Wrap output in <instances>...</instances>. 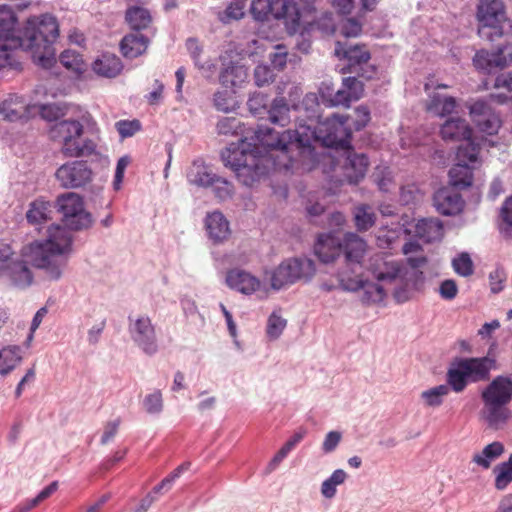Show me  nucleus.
I'll return each instance as SVG.
<instances>
[{
    "mask_svg": "<svg viewBox=\"0 0 512 512\" xmlns=\"http://www.w3.org/2000/svg\"><path fill=\"white\" fill-rule=\"evenodd\" d=\"M299 86L291 84L289 103L284 97H276L269 110L271 123L286 126L295 120V129L281 133L269 127L251 130L237 143H231L221 153L226 167L234 171L245 186H253L271 169L310 171L317 163L313 143L344 145L349 129L341 118L320 121V104L315 93H307L301 102Z\"/></svg>",
    "mask_w": 512,
    "mask_h": 512,
    "instance_id": "1",
    "label": "nucleus"
},
{
    "mask_svg": "<svg viewBox=\"0 0 512 512\" xmlns=\"http://www.w3.org/2000/svg\"><path fill=\"white\" fill-rule=\"evenodd\" d=\"M15 23L12 9L0 6V69L19 68L20 64L12 54V50L18 47L31 52L37 65L45 69L51 68L56 63L53 47L59 33L56 18L49 14L31 18L21 35H17L14 30Z\"/></svg>",
    "mask_w": 512,
    "mask_h": 512,
    "instance_id": "2",
    "label": "nucleus"
},
{
    "mask_svg": "<svg viewBox=\"0 0 512 512\" xmlns=\"http://www.w3.org/2000/svg\"><path fill=\"white\" fill-rule=\"evenodd\" d=\"M72 251V235L65 227L55 225L47 230L44 241H35L23 249L31 265L42 269L50 280H59Z\"/></svg>",
    "mask_w": 512,
    "mask_h": 512,
    "instance_id": "3",
    "label": "nucleus"
},
{
    "mask_svg": "<svg viewBox=\"0 0 512 512\" xmlns=\"http://www.w3.org/2000/svg\"><path fill=\"white\" fill-rule=\"evenodd\" d=\"M317 0H252L251 13L264 21L269 15L283 19L289 33H295L302 24L309 23V14L315 10Z\"/></svg>",
    "mask_w": 512,
    "mask_h": 512,
    "instance_id": "4",
    "label": "nucleus"
},
{
    "mask_svg": "<svg viewBox=\"0 0 512 512\" xmlns=\"http://www.w3.org/2000/svg\"><path fill=\"white\" fill-rule=\"evenodd\" d=\"M496 362L486 356L481 358H459L455 360L447 373L451 388L459 393L469 382H479L488 379L490 371L495 369Z\"/></svg>",
    "mask_w": 512,
    "mask_h": 512,
    "instance_id": "5",
    "label": "nucleus"
},
{
    "mask_svg": "<svg viewBox=\"0 0 512 512\" xmlns=\"http://www.w3.org/2000/svg\"><path fill=\"white\" fill-rule=\"evenodd\" d=\"M83 126L76 120L57 122L50 130L53 140L62 144L61 151L67 157L89 156L94 153L96 143L91 139H82Z\"/></svg>",
    "mask_w": 512,
    "mask_h": 512,
    "instance_id": "6",
    "label": "nucleus"
},
{
    "mask_svg": "<svg viewBox=\"0 0 512 512\" xmlns=\"http://www.w3.org/2000/svg\"><path fill=\"white\" fill-rule=\"evenodd\" d=\"M476 18L479 23L478 34L481 38L494 41L503 34L502 23L505 22L504 5L500 0H480Z\"/></svg>",
    "mask_w": 512,
    "mask_h": 512,
    "instance_id": "7",
    "label": "nucleus"
},
{
    "mask_svg": "<svg viewBox=\"0 0 512 512\" xmlns=\"http://www.w3.org/2000/svg\"><path fill=\"white\" fill-rule=\"evenodd\" d=\"M315 264L309 258H291L283 261L271 274V287L279 290L300 279H309L315 274Z\"/></svg>",
    "mask_w": 512,
    "mask_h": 512,
    "instance_id": "8",
    "label": "nucleus"
},
{
    "mask_svg": "<svg viewBox=\"0 0 512 512\" xmlns=\"http://www.w3.org/2000/svg\"><path fill=\"white\" fill-rule=\"evenodd\" d=\"M427 260L424 256L409 257L405 265L400 264L397 287L394 296L398 302H405L409 299V292L418 290L424 283L422 268Z\"/></svg>",
    "mask_w": 512,
    "mask_h": 512,
    "instance_id": "9",
    "label": "nucleus"
},
{
    "mask_svg": "<svg viewBox=\"0 0 512 512\" xmlns=\"http://www.w3.org/2000/svg\"><path fill=\"white\" fill-rule=\"evenodd\" d=\"M57 206L64 225L70 230L87 229L92 217L84 208L83 199L76 193L68 192L58 197Z\"/></svg>",
    "mask_w": 512,
    "mask_h": 512,
    "instance_id": "10",
    "label": "nucleus"
},
{
    "mask_svg": "<svg viewBox=\"0 0 512 512\" xmlns=\"http://www.w3.org/2000/svg\"><path fill=\"white\" fill-rule=\"evenodd\" d=\"M128 321V331L133 343L146 355L156 354L159 347L151 318L145 314H138L129 316Z\"/></svg>",
    "mask_w": 512,
    "mask_h": 512,
    "instance_id": "11",
    "label": "nucleus"
},
{
    "mask_svg": "<svg viewBox=\"0 0 512 512\" xmlns=\"http://www.w3.org/2000/svg\"><path fill=\"white\" fill-rule=\"evenodd\" d=\"M479 146L468 142L460 145L457 151V163L450 169L449 177L452 187L457 189L467 188L472 184L473 173L470 164L477 162Z\"/></svg>",
    "mask_w": 512,
    "mask_h": 512,
    "instance_id": "12",
    "label": "nucleus"
},
{
    "mask_svg": "<svg viewBox=\"0 0 512 512\" xmlns=\"http://www.w3.org/2000/svg\"><path fill=\"white\" fill-rule=\"evenodd\" d=\"M337 278L341 287L346 291L355 292L362 290L361 301L365 304L379 303L385 297L382 285L364 280L359 272L351 275L346 270H340Z\"/></svg>",
    "mask_w": 512,
    "mask_h": 512,
    "instance_id": "13",
    "label": "nucleus"
},
{
    "mask_svg": "<svg viewBox=\"0 0 512 512\" xmlns=\"http://www.w3.org/2000/svg\"><path fill=\"white\" fill-rule=\"evenodd\" d=\"M364 93V85L356 77H345L342 80V87L333 93L330 87L323 83L320 94L328 106L349 107L350 103L359 100Z\"/></svg>",
    "mask_w": 512,
    "mask_h": 512,
    "instance_id": "14",
    "label": "nucleus"
},
{
    "mask_svg": "<svg viewBox=\"0 0 512 512\" xmlns=\"http://www.w3.org/2000/svg\"><path fill=\"white\" fill-rule=\"evenodd\" d=\"M55 178L63 188H80L92 180V171L87 162L74 160L61 165Z\"/></svg>",
    "mask_w": 512,
    "mask_h": 512,
    "instance_id": "15",
    "label": "nucleus"
},
{
    "mask_svg": "<svg viewBox=\"0 0 512 512\" xmlns=\"http://www.w3.org/2000/svg\"><path fill=\"white\" fill-rule=\"evenodd\" d=\"M335 54L347 60L350 72H355L365 78L372 76V71L368 73L364 67L368 65L371 57L364 45L345 47L340 42H337Z\"/></svg>",
    "mask_w": 512,
    "mask_h": 512,
    "instance_id": "16",
    "label": "nucleus"
},
{
    "mask_svg": "<svg viewBox=\"0 0 512 512\" xmlns=\"http://www.w3.org/2000/svg\"><path fill=\"white\" fill-rule=\"evenodd\" d=\"M473 122L479 130L487 135H494L498 132L501 122L491 107L483 100H477L469 107Z\"/></svg>",
    "mask_w": 512,
    "mask_h": 512,
    "instance_id": "17",
    "label": "nucleus"
},
{
    "mask_svg": "<svg viewBox=\"0 0 512 512\" xmlns=\"http://www.w3.org/2000/svg\"><path fill=\"white\" fill-rule=\"evenodd\" d=\"M342 252H344L347 268L351 275L361 270V260L366 252V243L358 235L348 233L342 240Z\"/></svg>",
    "mask_w": 512,
    "mask_h": 512,
    "instance_id": "18",
    "label": "nucleus"
},
{
    "mask_svg": "<svg viewBox=\"0 0 512 512\" xmlns=\"http://www.w3.org/2000/svg\"><path fill=\"white\" fill-rule=\"evenodd\" d=\"M436 210L445 216L460 213L464 207L462 196L454 187H443L437 190L433 197Z\"/></svg>",
    "mask_w": 512,
    "mask_h": 512,
    "instance_id": "19",
    "label": "nucleus"
},
{
    "mask_svg": "<svg viewBox=\"0 0 512 512\" xmlns=\"http://www.w3.org/2000/svg\"><path fill=\"white\" fill-rule=\"evenodd\" d=\"M0 278L11 281L19 287H26L32 282V274L20 259L0 261Z\"/></svg>",
    "mask_w": 512,
    "mask_h": 512,
    "instance_id": "20",
    "label": "nucleus"
},
{
    "mask_svg": "<svg viewBox=\"0 0 512 512\" xmlns=\"http://www.w3.org/2000/svg\"><path fill=\"white\" fill-rule=\"evenodd\" d=\"M314 251L323 263L333 262L342 253V240L334 232L321 234L314 245Z\"/></svg>",
    "mask_w": 512,
    "mask_h": 512,
    "instance_id": "21",
    "label": "nucleus"
},
{
    "mask_svg": "<svg viewBox=\"0 0 512 512\" xmlns=\"http://www.w3.org/2000/svg\"><path fill=\"white\" fill-rule=\"evenodd\" d=\"M225 281L229 288L245 295L258 291L261 286V282L257 277L241 269L229 270Z\"/></svg>",
    "mask_w": 512,
    "mask_h": 512,
    "instance_id": "22",
    "label": "nucleus"
},
{
    "mask_svg": "<svg viewBox=\"0 0 512 512\" xmlns=\"http://www.w3.org/2000/svg\"><path fill=\"white\" fill-rule=\"evenodd\" d=\"M369 270L379 282L396 284L400 264L382 255H376L370 260Z\"/></svg>",
    "mask_w": 512,
    "mask_h": 512,
    "instance_id": "23",
    "label": "nucleus"
},
{
    "mask_svg": "<svg viewBox=\"0 0 512 512\" xmlns=\"http://www.w3.org/2000/svg\"><path fill=\"white\" fill-rule=\"evenodd\" d=\"M335 118H341L345 122V126L349 129V135L347 137V142L344 145L335 144V145H325L326 147H332V148H340V149H346L349 147L350 144V138L352 134V129L360 130L362 129L370 120V111L369 109L364 106L360 105L354 110L353 116L348 115H340V114H333L331 117L326 118L324 121H328L330 119Z\"/></svg>",
    "mask_w": 512,
    "mask_h": 512,
    "instance_id": "24",
    "label": "nucleus"
},
{
    "mask_svg": "<svg viewBox=\"0 0 512 512\" xmlns=\"http://www.w3.org/2000/svg\"><path fill=\"white\" fill-rule=\"evenodd\" d=\"M482 399L507 405L512 398V380L497 376L482 392Z\"/></svg>",
    "mask_w": 512,
    "mask_h": 512,
    "instance_id": "25",
    "label": "nucleus"
},
{
    "mask_svg": "<svg viewBox=\"0 0 512 512\" xmlns=\"http://www.w3.org/2000/svg\"><path fill=\"white\" fill-rule=\"evenodd\" d=\"M441 136L446 141H461L465 142L462 145H466L468 142L474 143L471 140V129L467 124L466 120L455 117L445 121L441 127Z\"/></svg>",
    "mask_w": 512,
    "mask_h": 512,
    "instance_id": "26",
    "label": "nucleus"
},
{
    "mask_svg": "<svg viewBox=\"0 0 512 512\" xmlns=\"http://www.w3.org/2000/svg\"><path fill=\"white\" fill-rule=\"evenodd\" d=\"M205 227L214 243L224 242L231 234L229 222L220 211H214L206 216Z\"/></svg>",
    "mask_w": 512,
    "mask_h": 512,
    "instance_id": "27",
    "label": "nucleus"
},
{
    "mask_svg": "<svg viewBox=\"0 0 512 512\" xmlns=\"http://www.w3.org/2000/svg\"><path fill=\"white\" fill-rule=\"evenodd\" d=\"M28 113V103L17 95H9L0 103V117L9 122L18 121L26 117Z\"/></svg>",
    "mask_w": 512,
    "mask_h": 512,
    "instance_id": "28",
    "label": "nucleus"
},
{
    "mask_svg": "<svg viewBox=\"0 0 512 512\" xmlns=\"http://www.w3.org/2000/svg\"><path fill=\"white\" fill-rule=\"evenodd\" d=\"M344 150L347 154L344 166L345 176L350 183H358L365 176L368 159L364 154L349 151V147Z\"/></svg>",
    "mask_w": 512,
    "mask_h": 512,
    "instance_id": "29",
    "label": "nucleus"
},
{
    "mask_svg": "<svg viewBox=\"0 0 512 512\" xmlns=\"http://www.w3.org/2000/svg\"><path fill=\"white\" fill-rule=\"evenodd\" d=\"M482 400L484 403L482 417L489 427L498 429L510 418L511 413L506 405L488 399Z\"/></svg>",
    "mask_w": 512,
    "mask_h": 512,
    "instance_id": "30",
    "label": "nucleus"
},
{
    "mask_svg": "<svg viewBox=\"0 0 512 512\" xmlns=\"http://www.w3.org/2000/svg\"><path fill=\"white\" fill-rule=\"evenodd\" d=\"M414 234L427 243L439 241L444 234L443 224L435 218L420 219L415 224Z\"/></svg>",
    "mask_w": 512,
    "mask_h": 512,
    "instance_id": "31",
    "label": "nucleus"
},
{
    "mask_svg": "<svg viewBox=\"0 0 512 512\" xmlns=\"http://www.w3.org/2000/svg\"><path fill=\"white\" fill-rule=\"evenodd\" d=\"M148 45L149 38L134 31L122 39L120 47L124 57L134 59L145 53Z\"/></svg>",
    "mask_w": 512,
    "mask_h": 512,
    "instance_id": "32",
    "label": "nucleus"
},
{
    "mask_svg": "<svg viewBox=\"0 0 512 512\" xmlns=\"http://www.w3.org/2000/svg\"><path fill=\"white\" fill-rule=\"evenodd\" d=\"M504 452L505 448L503 443L494 441L486 445L482 450L475 452L472 456V462L482 469L487 470Z\"/></svg>",
    "mask_w": 512,
    "mask_h": 512,
    "instance_id": "33",
    "label": "nucleus"
},
{
    "mask_svg": "<svg viewBox=\"0 0 512 512\" xmlns=\"http://www.w3.org/2000/svg\"><path fill=\"white\" fill-rule=\"evenodd\" d=\"M248 78L244 65L231 63L223 68L219 75V82L226 88L240 87Z\"/></svg>",
    "mask_w": 512,
    "mask_h": 512,
    "instance_id": "34",
    "label": "nucleus"
},
{
    "mask_svg": "<svg viewBox=\"0 0 512 512\" xmlns=\"http://www.w3.org/2000/svg\"><path fill=\"white\" fill-rule=\"evenodd\" d=\"M122 68L121 60L114 54H103L93 63V71L106 78L116 77Z\"/></svg>",
    "mask_w": 512,
    "mask_h": 512,
    "instance_id": "35",
    "label": "nucleus"
},
{
    "mask_svg": "<svg viewBox=\"0 0 512 512\" xmlns=\"http://www.w3.org/2000/svg\"><path fill=\"white\" fill-rule=\"evenodd\" d=\"M215 177L212 169L200 161H195L187 173L189 183L198 187H209Z\"/></svg>",
    "mask_w": 512,
    "mask_h": 512,
    "instance_id": "36",
    "label": "nucleus"
},
{
    "mask_svg": "<svg viewBox=\"0 0 512 512\" xmlns=\"http://www.w3.org/2000/svg\"><path fill=\"white\" fill-rule=\"evenodd\" d=\"M125 18L134 31L148 29L152 23L150 12L146 8L137 5H132L127 9Z\"/></svg>",
    "mask_w": 512,
    "mask_h": 512,
    "instance_id": "37",
    "label": "nucleus"
},
{
    "mask_svg": "<svg viewBox=\"0 0 512 512\" xmlns=\"http://www.w3.org/2000/svg\"><path fill=\"white\" fill-rule=\"evenodd\" d=\"M22 361V349L19 346H7L0 350V375H8Z\"/></svg>",
    "mask_w": 512,
    "mask_h": 512,
    "instance_id": "38",
    "label": "nucleus"
},
{
    "mask_svg": "<svg viewBox=\"0 0 512 512\" xmlns=\"http://www.w3.org/2000/svg\"><path fill=\"white\" fill-rule=\"evenodd\" d=\"M306 434L305 430H300L281 447V449L274 455L271 461L268 463L265 474H270L275 471L280 463L287 457V455L295 448V446L302 441Z\"/></svg>",
    "mask_w": 512,
    "mask_h": 512,
    "instance_id": "39",
    "label": "nucleus"
},
{
    "mask_svg": "<svg viewBox=\"0 0 512 512\" xmlns=\"http://www.w3.org/2000/svg\"><path fill=\"white\" fill-rule=\"evenodd\" d=\"M509 58L500 59L499 55H493L487 51L481 50L477 52L473 58V63L478 69L490 71L492 68H505L509 66Z\"/></svg>",
    "mask_w": 512,
    "mask_h": 512,
    "instance_id": "40",
    "label": "nucleus"
},
{
    "mask_svg": "<svg viewBox=\"0 0 512 512\" xmlns=\"http://www.w3.org/2000/svg\"><path fill=\"white\" fill-rule=\"evenodd\" d=\"M456 107V101L453 97L442 96L440 94H433L430 96V102L427 106L428 111L444 116L450 114Z\"/></svg>",
    "mask_w": 512,
    "mask_h": 512,
    "instance_id": "41",
    "label": "nucleus"
},
{
    "mask_svg": "<svg viewBox=\"0 0 512 512\" xmlns=\"http://www.w3.org/2000/svg\"><path fill=\"white\" fill-rule=\"evenodd\" d=\"M59 61L67 70L76 75H80L86 70V64L82 56L76 51H63L59 56Z\"/></svg>",
    "mask_w": 512,
    "mask_h": 512,
    "instance_id": "42",
    "label": "nucleus"
},
{
    "mask_svg": "<svg viewBox=\"0 0 512 512\" xmlns=\"http://www.w3.org/2000/svg\"><path fill=\"white\" fill-rule=\"evenodd\" d=\"M51 204L44 200H36L27 212V220L32 224H40L50 218Z\"/></svg>",
    "mask_w": 512,
    "mask_h": 512,
    "instance_id": "43",
    "label": "nucleus"
},
{
    "mask_svg": "<svg viewBox=\"0 0 512 512\" xmlns=\"http://www.w3.org/2000/svg\"><path fill=\"white\" fill-rule=\"evenodd\" d=\"M375 213L369 205H359L354 209V220L358 230L366 231L375 223Z\"/></svg>",
    "mask_w": 512,
    "mask_h": 512,
    "instance_id": "44",
    "label": "nucleus"
},
{
    "mask_svg": "<svg viewBox=\"0 0 512 512\" xmlns=\"http://www.w3.org/2000/svg\"><path fill=\"white\" fill-rule=\"evenodd\" d=\"M495 487L498 490L505 489L512 482V454L508 461L502 462L494 468Z\"/></svg>",
    "mask_w": 512,
    "mask_h": 512,
    "instance_id": "45",
    "label": "nucleus"
},
{
    "mask_svg": "<svg viewBox=\"0 0 512 512\" xmlns=\"http://www.w3.org/2000/svg\"><path fill=\"white\" fill-rule=\"evenodd\" d=\"M144 411L149 415H159L164 409V401L161 390L155 389L145 395L142 401Z\"/></svg>",
    "mask_w": 512,
    "mask_h": 512,
    "instance_id": "46",
    "label": "nucleus"
},
{
    "mask_svg": "<svg viewBox=\"0 0 512 512\" xmlns=\"http://www.w3.org/2000/svg\"><path fill=\"white\" fill-rule=\"evenodd\" d=\"M449 386L438 385L425 390L420 397L428 407H439L443 403V398L449 393Z\"/></svg>",
    "mask_w": 512,
    "mask_h": 512,
    "instance_id": "47",
    "label": "nucleus"
},
{
    "mask_svg": "<svg viewBox=\"0 0 512 512\" xmlns=\"http://www.w3.org/2000/svg\"><path fill=\"white\" fill-rule=\"evenodd\" d=\"M186 48L191 56V58L194 61L195 66L202 71H209L213 72L215 65L211 63L210 61H207L205 63L200 62V56L202 53V46L199 44V42L194 38H189L186 41Z\"/></svg>",
    "mask_w": 512,
    "mask_h": 512,
    "instance_id": "48",
    "label": "nucleus"
},
{
    "mask_svg": "<svg viewBox=\"0 0 512 512\" xmlns=\"http://www.w3.org/2000/svg\"><path fill=\"white\" fill-rule=\"evenodd\" d=\"M287 321L278 311H274L268 318L266 334L270 340L278 339L286 328Z\"/></svg>",
    "mask_w": 512,
    "mask_h": 512,
    "instance_id": "49",
    "label": "nucleus"
},
{
    "mask_svg": "<svg viewBox=\"0 0 512 512\" xmlns=\"http://www.w3.org/2000/svg\"><path fill=\"white\" fill-rule=\"evenodd\" d=\"M245 0H233L227 8L219 13V19L223 23L239 20L244 16Z\"/></svg>",
    "mask_w": 512,
    "mask_h": 512,
    "instance_id": "50",
    "label": "nucleus"
},
{
    "mask_svg": "<svg viewBox=\"0 0 512 512\" xmlns=\"http://www.w3.org/2000/svg\"><path fill=\"white\" fill-rule=\"evenodd\" d=\"M209 187H212L215 197L220 201L229 200L234 194V186L232 183L217 175Z\"/></svg>",
    "mask_w": 512,
    "mask_h": 512,
    "instance_id": "51",
    "label": "nucleus"
},
{
    "mask_svg": "<svg viewBox=\"0 0 512 512\" xmlns=\"http://www.w3.org/2000/svg\"><path fill=\"white\" fill-rule=\"evenodd\" d=\"M454 271L464 277L470 276L473 273V262L468 253H461L452 261Z\"/></svg>",
    "mask_w": 512,
    "mask_h": 512,
    "instance_id": "52",
    "label": "nucleus"
},
{
    "mask_svg": "<svg viewBox=\"0 0 512 512\" xmlns=\"http://www.w3.org/2000/svg\"><path fill=\"white\" fill-rule=\"evenodd\" d=\"M217 131L223 135L242 133L241 122L235 117H224L218 121Z\"/></svg>",
    "mask_w": 512,
    "mask_h": 512,
    "instance_id": "53",
    "label": "nucleus"
},
{
    "mask_svg": "<svg viewBox=\"0 0 512 512\" xmlns=\"http://www.w3.org/2000/svg\"><path fill=\"white\" fill-rule=\"evenodd\" d=\"M374 181L380 190L388 192L393 186V178L391 171L387 167H377L373 173Z\"/></svg>",
    "mask_w": 512,
    "mask_h": 512,
    "instance_id": "54",
    "label": "nucleus"
},
{
    "mask_svg": "<svg viewBox=\"0 0 512 512\" xmlns=\"http://www.w3.org/2000/svg\"><path fill=\"white\" fill-rule=\"evenodd\" d=\"M40 114L48 121H55L66 114V108L59 103H49L41 106Z\"/></svg>",
    "mask_w": 512,
    "mask_h": 512,
    "instance_id": "55",
    "label": "nucleus"
},
{
    "mask_svg": "<svg viewBox=\"0 0 512 512\" xmlns=\"http://www.w3.org/2000/svg\"><path fill=\"white\" fill-rule=\"evenodd\" d=\"M214 105L217 110L228 113L235 109L236 102L227 92H216L214 94Z\"/></svg>",
    "mask_w": 512,
    "mask_h": 512,
    "instance_id": "56",
    "label": "nucleus"
},
{
    "mask_svg": "<svg viewBox=\"0 0 512 512\" xmlns=\"http://www.w3.org/2000/svg\"><path fill=\"white\" fill-rule=\"evenodd\" d=\"M421 199V193L416 185L408 184L401 187L400 200L403 204H412Z\"/></svg>",
    "mask_w": 512,
    "mask_h": 512,
    "instance_id": "57",
    "label": "nucleus"
},
{
    "mask_svg": "<svg viewBox=\"0 0 512 512\" xmlns=\"http://www.w3.org/2000/svg\"><path fill=\"white\" fill-rule=\"evenodd\" d=\"M274 78L273 71L266 65H258L254 70V80L257 86L269 84Z\"/></svg>",
    "mask_w": 512,
    "mask_h": 512,
    "instance_id": "58",
    "label": "nucleus"
},
{
    "mask_svg": "<svg viewBox=\"0 0 512 512\" xmlns=\"http://www.w3.org/2000/svg\"><path fill=\"white\" fill-rule=\"evenodd\" d=\"M140 128V123L137 120H121L116 123V129L122 138L133 136Z\"/></svg>",
    "mask_w": 512,
    "mask_h": 512,
    "instance_id": "59",
    "label": "nucleus"
},
{
    "mask_svg": "<svg viewBox=\"0 0 512 512\" xmlns=\"http://www.w3.org/2000/svg\"><path fill=\"white\" fill-rule=\"evenodd\" d=\"M341 439H342L341 432H339V431L328 432L323 440V443H322V451L324 453L333 452L339 445Z\"/></svg>",
    "mask_w": 512,
    "mask_h": 512,
    "instance_id": "60",
    "label": "nucleus"
},
{
    "mask_svg": "<svg viewBox=\"0 0 512 512\" xmlns=\"http://www.w3.org/2000/svg\"><path fill=\"white\" fill-rule=\"evenodd\" d=\"M130 164V158L128 156L121 157L116 165V171L113 181V186L115 190H119L124 178L125 170Z\"/></svg>",
    "mask_w": 512,
    "mask_h": 512,
    "instance_id": "61",
    "label": "nucleus"
},
{
    "mask_svg": "<svg viewBox=\"0 0 512 512\" xmlns=\"http://www.w3.org/2000/svg\"><path fill=\"white\" fill-rule=\"evenodd\" d=\"M503 225H506V227H502L501 229L507 234L510 235L508 232V228H512V196L507 198L504 202L501 213H500Z\"/></svg>",
    "mask_w": 512,
    "mask_h": 512,
    "instance_id": "62",
    "label": "nucleus"
},
{
    "mask_svg": "<svg viewBox=\"0 0 512 512\" xmlns=\"http://www.w3.org/2000/svg\"><path fill=\"white\" fill-rule=\"evenodd\" d=\"M362 30L361 23L355 18H348L344 21L341 32L346 37H356Z\"/></svg>",
    "mask_w": 512,
    "mask_h": 512,
    "instance_id": "63",
    "label": "nucleus"
},
{
    "mask_svg": "<svg viewBox=\"0 0 512 512\" xmlns=\"http://www.w3.org/2000/svg\"><path fill=\"white\" fill-rule=\"evenodd\" d=\"M439 293L443 299H454L458 293L456 282L451 279L444 280L439 287Z\"/></svg>",
    "mask_w": 512,
    "mask_h": 512,
    "instance_id": "64",
    "label": "nucleus"
}]
</instances>
